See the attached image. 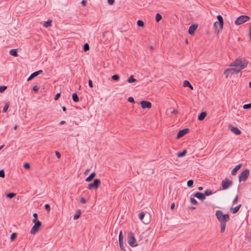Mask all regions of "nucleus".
<instances>
[{
  "label": "nucleus",
  "mask_w": 251,
  "mask_h": 251,
  "mask_svg": "<svg viewBox=\"0 0 251 251\" xmlns=\"http://www.w3.org/2000/svg\"><path fill=\"white\" fill-rule=\"evenodd\" d=\"M215 216L220 223L221 232L224 233L226 230V223L230 220L229 215L224 214L222 211L218 210L216 211Z\"/></svg>",
  "instance_id": "nucleus-1"
},
{
  "label": "nucleus",
  "mask_w": 251,
  "mask_h": 251,
  "mask_svg": "<svg viewBox=\"0 0 251 251\" xmlns=\"http://www.w3.org/2000/svg\"><path fill=\"white\" fill-rule=\"evenodd\" d=\"M248 63V61L245 58H238L231 63L230 64V66L238 67V68L242 70L247 67Z\"/></svg>",
  "instance_id": "nucleus-2"
},
{
  "label": "nucleus",
  "mask_w": 251,
  "mask_h": 251,
  "mask_svg": "<svg viewBox=\"0 0 251 251\" xmlns=\"http://www.w3.org/2000/svg\"><path fill=\"white\" fill-rule=\"evenodd\" d=\"M217 18L218 21L215 22L214 23V27L215 30H217L218 32H219L220 30H222L223 28L224 20L223 17L220 15H218L217 16Z\"/></svg>",
  "instance_id": "nucleus-3"
},
{
  "label": "nucleus",
  "mask_w": 251,
  "mask_h": 251,
  "mask_svg": "<svg viewBox=\"0 0 251 251\" xmlns=\"http://www.w3.org/2000/svg\"><path fill=\"white\" fill-rule=\"evenodd\" d=\"M127 242L131 247H135L138 245L134 234L131 231L128 232Z\"/></svg>",
  "instance_id": "nucleus-4"
},
{
  "label": "nucleus",
  "mask_w": 251,
  "mask_h": 251,
  "mask_svg": "<svg viewBox=\"0 0 251 251\" xmlns=\"http://www.w3.org/2000/svg\"><path fill=\"white\" fill-rule=\"evenodd\" d=\"M250 19V18L248 16L241 15L238 17L235 21V24L236 25H240Z\"/></svg>",
  "instance_id": "nucleus-5"
},
{
  "label": "nucleus",
  "mask_w": 251,
  "mask_h": 251,
  "mask_svg": "<svg viewBox=\"0 0 251 251\" xmlns=\"http://www.w3.org/2000/svg\"><path fill=\"white\" fill-rule=\"evenodd\" d=\"M32 223H34V225L30 230V233L31 234H35L38 232L42 226V223L40 221H37Z\"/></svg>",
  "instance_id": "nucleus-6"
},
{
  "label": "nucleus",
  "mask_w": 251,
  "mask_h": 251,
  "mask_svg": "<svg viewBox=\"0 0 251 251\" xmlns=\"http://www.w3.org/2000/svg\"><path fill=\"white\" fill-rule=\"evenodd\" d=\"M100 182V179L98 178L95 179L93 183L88 184L87 188L89 190H96L99 187Z\"/></svg>",
  "instance_id": "nucleus-7"
},
{
  "label": "nucleus",
  "mask_w": 251,
  "mask_h": 251,
  "mask_svg": "<svg viewBox=\"0 0 251 251\" xmlns=\"http://www.w3.org/2000/svg\"><path fill=\"white\" fill-rule=\"evenodd\" d=\"M250 175V171L247 169L243 171L239 176V181H246Z\"/></svg>",
  "instance_id": "nucleus-8"
},
{
  "label": "nucleus",
  "mask_w": 251,
  "mask_h": 251,
  "mask_svg": "<svg viewBox=\"0 0 251 251\" xmlns=\"http://www.w3.org/2000/svg\"><path fill=\"white\" fill-rule=\"evenodd\" d=\"M233 184L232 180H229L228 178H226L222 182V186L223 190H226L231 186Z\"/></svg>",
  "instance_id": "nucleus-9"
},
{
  "label": "nucleus",
  "mask_w": 251,
  "mask_h": 251,
  "mask_svg": "<svg viewBox=\"0 0 251 251\" xmlns=\"http://www.w3.org/2000/svg\"><path fill=\"white\" fill-rule=\"evenodd\" d=\"M124 236L123 235L122 231L121 230L119 235V242L121 251H126L125 246L123 242Z\"/></svg>",
  "instance_id": "nucleus-10"
},
{
  "label": "nucleus",
  "mask_w": 251,
  "mask_h": 251,
  "mask_svg": "<svg viewBox=\"0 0 251 251\" xmlns=\"http://www.w3.org/2000/svg\"><path fill=\"white\" fill-rule=\"evenodd\" d=\"M189 128H184L183 129L180 130L176 135V138L177 139H178L181 138L185 134H186L189 132Z\"/></svg>",
  "instance_id": "nucleus-11"
},
{
  "label": "nucleus",
  "mask_w": 251,
  "mask_h": 251,
  "mask_svg": "<svg viewBox=\"0 0 251 251\" xmlns=\"http://www.w3.org/2000/svg\"><path fill=\"white\" fill-rule=\"evenodd\" d=\"M230 131L234 133L235 135H239L241 134V131L237 127L230 125L228 126Z\"/></svg>",
  "instance_id": "nucleus-12"
},
{
  "label": "nucleus",
  "mask_w": 251,
  "mask_h": 251,
  "mask_svg": "<svg viewBox=\"0 0 251 251\" xmlns=\"http://www.w3.org/2000/svg\"><path fill=\"white\" fill-rule=\"evenodd\" d=\"M140 103L143 109H150L151 107V103L150 101L142 100Z\"/></svg>",
  "instance_id": "nucleus-13"
},
{
  "label": "nucleus",
  "mask_w": 251,
  "mask_h": 251,
  "mask_svg": "<svg viewBox=\"0 0 251 251\" xmlns=\"http://www.w3.org/2000/svg\"><path fill=\"white\" fill-rule=\"evenodd\" d=\"M198 25L197 24H193L190 25L188 29V33L190 35H193L195 30L198 28Z\"/></svg>",
  "instance_id": "nucleus-14"
},
{
  "label": "nucleus",
  "mask_w": 251,
  "mask_h": 251,
  "mask_svg": "<svg viewBox=\"0 0 251 251\" xmlns=\"http://www.w3.org/2000/svg\"><path fill=\"white\" fill-rule=\"evenodd\" d=\"M43 72V71L40 70L38 71L35 72L33 73H32L30 76L28 77L27 81H29L31 80H32L33 78H34L35 77L39 75L42 74Z\"/></svg>",
  "instance_id": "nucleus-15"
},
{
  "label": "nucleus",
  "mask_w": 251,
  "mask_h": 251,
  "mask_svg": "<svg viewBox=\"0 0 251 251\" xmlns=\"http://www.w3.org/2000/svg\"><path fill=\"white\" fill-rule=\"evenodd\" d=\"M193 195L195 197L201 201H203L205 199V195L201 192H197L194 194Z\"/></svg>",
  "instance_id": "nucleus-16"
},
{
  "label": "nucleus",
  "mask_w": 251,
  "mask_h": 251,
  "mask_svg": "<svg viewBox=\"0 0 251 251\" xmlns=\"http://www.w3.org/2000/svg\"><path fill=\"white\" fill-rule=\"evenodd\" d=\"M242 204H240L234 207H231L230 208V211L232 214H236L238 212L240 208L241 207Z\"/></svg>",
  "instance_id": "nucleus-17"
},
{
  "label": "nucleus",
  "mask_w": 251,
  "mask_h": 251,
  "mask_svg": "<svg viewBox=\"0 0 251 251\" xmlns=\"http://www.w3.org/2000/svg\"><path fill=\"white\" fill-rule=\"evenodd\" d=\"M242 166V164H240L236 165L231 171V174L232 175H235L237 171L239 170Z\"/></svg>",
  "instance_id": "nucleus-18"
},
{
  "label": "nucleus",
  "mask_w": 251,
  "mask_h": 251,
  "mask_svg": "<svg viewBox=\"0 0 251 251\" xmlns=\"http://www.w3.org/2000/svg\"><path fill=\"white\" fill-rule=\"evenodd\" d=\"M241 70V69L239 68H229L226 69V72L233 71L232 74H237L240 72Z\"/></svg>",
  "instance_id": "nucleus-19"
},
{
  "label": "nucleus",
  "mask_w": 251,
  "mask_h": 251,
  "mask_svg": "<svg viewBox=\"0 0 251 251\" xmlns=\"http://www.w3.org/2000/svg\"><path fill=\"white\" fill-rule=\"evenodd\" d=\"M96 176V174L95 172L92 173L90 175L86 178L85 181L86 182H90L93 180V179Z\"/></svg>",
  "instance_id": "nucleus-20"
},
{
  "label": "nucleus",
  "mask_w": 251,
  "mask_h": 251,
  "mask_svg": "<svg viewBox=\"0 0 251 251\" xmlns=\"http://www.w3.org/2000/svg\"><path fill=\"white\" fill-rule=\"evenodd\" d=\"M206 113L205 112H201L199 115L198 116V119L199 121H202L204 119L205 117L206 116Z\"/></svg>",
  "instance_id": "nucleus-21"
},
{
  "label": "nucleus",
  "mask_w": 251,
  "mask_h": 251,
  "mask_svg": "<svg viewBox=\"0 0 251 251\" xmlns=\"http://www.w3.org/2000/svg\"><path fill=\"white\" fill-rule=\"evenodd\" d=\"M9 53L15 57H16L18 55V54L17 53V50L16 49H11L9 51Z\"/></svg>",
  "instance_id": "nucleus-22"
},
{
  "label": "nucleus",
  "mask_w": 251,
  "mask_h": 251,
  "mask_svg": "<svg viewBox=\"0 0 251 251\" xmlns=\"http://www.w3.org/2000/svg\"><path fill=\"white\" fill-rule=\"evenodd\" d=\"M72 99L74 102H78L79 98L76 93H74L72 95Z\"/></svg>",
  "instance_id": "nucleus-23"
},
{
  "label": "nucleus",
  "mask_w": 251,
  "mask_h": 251,
  "mask_svg": "<svg viewBox=\"0 0 251 251\" xmlns=\"http://www.w3.org/2000/svg\"><path fill=\"white\" fill-rule=\"evenodd\" d=\"M81 215V211L80 210H78L75 214L74 215V220H77L78 219Z\"/></svg>",
  "instance_id": "nucleus-24"
},
{
  "label": "nucleus",
  "mask_w": 251,
  "mask_h": 251,
  "mask_svg": "<svg viewBox=\"0 0 251 251\" xmlns=\"http://www.w3.org/2000/svg\"><path fill=\"white\" fill-rule=\"evenodd\" d=\"M187 153L186 150H184L182 151L178 152L177 154L178 157H182L184 156Z\"/></svg>",
  "instance_id": "nucleus-25"
},
{
  "label": "nucleus",
  "mask_w": 251,
  "mask_h": 251,
  "mask_svg": "<svg viewBox=\"0 0 251 251\" xmlns=\"http://www.w3.org/2000/svg\"><path fill=\"white\" fill-rule=\"evenodd\" d=\"M127 81L128 83H133L136 82L137 79L134 78L133 75H131L128 78Z\"/></svg>",
  "instance_id": "nucleus-26"
},
{
  "label": "nucleus",
  "mask_w": 251,
  "mask_h": 251,
  "mask_svg": "<svg viewBox=\"0 0 251 251\" xmlns=\"http://www.w3.org/2000/svg\"><path fill=\"white\" fill-rule=\"evenodd\" d=\"M214 193L213 191L210 189H207L204 191V194L205 196H209L212 194H213Z\"/></svg>",
  "instance_id": "nucleus-27"
},
{
  "label": "nucleus",
  "mask_w": 251,
  "mask_h": 251,
  "mask_svg": "<svg viewBox=\"0 0 251 251\" xmlns=\"http://www.w3.org/2000/svg\"><path fill=\"white\" fill-rule=\"evenodd\" d=\"M44 26L45 27H48L51 26V20H48L46 22H45L44 24Z\"/></svg>",
  "instance_id": "nucleus-28"
},
{
  "label": "nucleus",
  "mask_w": 251,
  "mask_h": 251,
  "mask_svg": "<svg viewBox=\"0 0 251 251\" xmlns=\"http://www.w3.org/2000/svg\"><path fill=\"white\" fill-rule=\"evenodd\" d=\"M162 18L161 15L159 13H157L155 16V20L156 22H159Z\"/></svg>",
  "instance_id": "nucleus-29"
},
{
  "label": "nucleus",
  "mask_w": 251,
  "mask_h": 251,
  "mask_svg": "<svg viewBox=\"0 0 251 251\" xmlns=\"http://www.w3.org/2000/svg\"><path fill=\"white\" fill-rule=\"evenodd\" d=\"M194 181L192 179L188 180L187 182V185L189 188H192L193 186Z\"/></svg>",
  "instance_id": "nucleus-30"
},
{
  "label": "nucleus",
  "mask_w": 251,
  "mask_h": 251,
  "mask_svg": "<svg viewBox=\"0 0 251 251\" xmlns=\"http://www.w3.org/2000/svg\"><path fill=\"white\" fill-rule=\"evenodd\" d=\"M16 196V194L14 193H9L6 195V197L9 199H12Z\"/></svg>",
  "instance_id": "nucleus-31"
},
{
  "label": "nucleus",
  "mask_w": 251,
  "mask_h": 251,
  "mask_svg": "<svg viewBox=\"0 0 251 251\" xmlns=\"http://www.w3.org/2000/svg\"><path fill=\"white\" fill-rule=\"evenodd\" d=\"M137 25L139 27H144L145 24L143 21L138 20L137 22Z\"/></svg>",
  "instance_id": "nucleus-32"
},
{
  "label": "nucleus",
  "mask_w": 251,
  "mask_h": 251,
  "mask_svg": "<svg viewBox=\"0 0 251 251\" xmlns=\"http://www.w3.org/2000/svg\"><path fill=\"white\" fill-rule=\"evenodd\" d=\"M120 76L118 75L115 74L112 76V79L113 80L117 81L119 79Z\"/></svg>",
  "instance_id": "nucleus-33"
},
{
  "label": "nucleus",
  "mask_w": 251,
  "mask_h": 251,
  "mask_svg": "<svg viewBox=\"0 0 251 251\" xmlns=\"http://www.w3.org/2000/svg\"><path fill=\"white\" fill-rule=\"evenodd\" d=\"M145 214L144 212H140L139 213V218L140 219V220L141 221H143V219H144V218L145 217Z\"/></svg>",
  "instance_id": "nucleus-34"
},
{
  "label": "nucleus",
  "mask_w": 251,
  "mask_h": 251,
  "mask_svg": "<svg viewBox=\"0 0 251 251\" xmlns=\"http://www.w3.org/2000/svg\"><path fill=\"white\" fill-rule=\"evenodd\" d=\"M33 219L32 220V222H34L37 221H39L38 219V215L36 213H34L33 214Z\"/></svg>",
  "instance_id": "nucleus-35"
},
{
  "label": "nucleus",
  "mask_w": 251,
  "mask_h": 251,
  "mask_svg": "<svg viewBox=\"0 0 251 251\" xmlns=\"http://www.w3.org/2000/svg\"><path fill=\"white\" fill-rule=\"evenodd\" d=\"M251 108V102L248 104H245L243 105V108L244 109H249Z\"/></svg>",
  "instance_id": "nucleus-36"
},
{
  "label": "nucleus",
  "mask_w": 251,
  "mask_h": 251,
  "mask_svg": "<svg viewBox=\"0 0 251 251\" xmlns=\"http://www.w3.org/2000/svg\"><path fill=\"white\" fill-rule=\"evenodd\" d=\"M190 201H191V203H192L194 205H197L198 203V201L195 199H194L193 198H190Z\"/></svg>",
  "instance_id": "nucleus-37"
},
{
  "label": "nucleus",
  "mask_w": 251,
  "mask_h": 251,
  "mask_svg": "<svg viewBox=\"0 0 251 251\" xmlns=\"http://www.w3.org/2000/svg\"><path fill=\"white\" fill-rule=\"evenodd\" d=\"M190 86H191V83L189 81H188L187 80H185L184 81V82H183V86L184 87H188Z\"/></svg>",
  "instance_id": "nucleus-38"
},
{
  "label": "nucleus",
  "mask_w": 251,
  "mask_h": 251,
  "mask_svg": "<svg viewBox=\"0 0 251 251\" xmlns=\"http://www.w3.org/2000/svg\"><path fill=\"white\" fill-rule=\"evenodd\" d=\"M9 106V102H7L5 105H4L2 111L3 112H6L7 111V109Z\"/></svg>",
  "instance_id": "nucleus-39"
},
{
  "label": "nucleus",
  "mask_w": 251,
  "mask_h": 251,
  "mask_svg": "<svg viewBox=\"0 0 251 251\" xmlns=\"http://www.w3.org/2000/svg\"><path fill=\"white\" fill-rule=\"evenodd\" d=\"M83 50L85 51H86L89 50V45L88 43H85L83 46Z\"/></svg>",
  "instance_id": "nucleus-40"
},
{
  "label": "nucleus",
  "mask_w": 251,
  "mask_h": 251,
  "mask_svg": "<svg viewBox=\"0 0 251 251\" xmlns=\"http://www.w3.org/2000/svg\"><path fill=\"white\" fill-rule=\"evenodd\" d=\"M17 233H13L11 234L10 236V239L11 241H14L15 238L17 237Z\"/></svg>",
  "instance_id": "nucleus-41"
},
{
  "label": "nucleus",
  "mask_w": 251,
  "mask_h": 251,
  "mask_svg": "<svg viewBox=\"0 0 251 251\" xmlns=\"http://www.w3.org/2000/svg\"><path fill=\"white\" fill-rule=\"evenodd\" d=\"M7 89V86H0V93L3 92Z\"/></svg>",
  "instance_id": "nucleus-42"
},
{
  "label": "nucleus",
  "mask_w": 251,
  "mask_h": 251,
  "mask_svg": "<svg viewBox=\"0 0 251 251\" xmlns=\"http://www.w3.org/2000/svg\"><path fill=\"white\" fill-rule=\"evenodd\" d=\"M5 176V173L3 170H0V177L4 178Z\"/></svg>",
  "instance_id": "nucleus-43"
},
{
  "label": "nucleus",
  "mask_w": 251,
  "mask_h": 251,
  "mask_svg": "<svg viewBox=\"0 0 251 251\" xmlns=\"http://www.w3.org/2000/svg\"><path fill=\"white\" fill-rule=\"evenodd\" d=\"M24 167L25 169H29L30 168V166L28 163H25L24 164Z\"/></svg>",
  "instance_id": "nucleus-44"
},
{
  "label": "nucleus",
  "mask_w": 251,
  "mask_h": 251,
  "mask_svg": "<svg viewBox=\"0 0 251 251\" xmlns=\"http://www.w3.org/2000/svg\"><path fill=\"white\" fill-rule=\"evenodd\" d=\"M45 208L48 212H49L50 210V205L49 204H46L45 205Z\"/></svg>",
  "instance_id": "nucleus-45"
},
{
  "label": "nucleus",
  "mask_w": 251,
  "mask_h": 251,
  "mask_svg": "<svg viewBox=\"0 0 251 251\" xmlns=\"http://www.w3.org/2000/svg\"><path fill=\"white\" fill-rule=\"evenodd\" d=\"M127 101L131 103L134 102V98L132 97H129L127 99Z\"/></svg>",
  "instance_id": "nucleus-46"
},
{
  "label": "nucleus",
  "mask_w": 251,
  "mask_h": 251,
  "mask_svg": "<svg viewBox=\"0 0 251 251\" xmlns=\"http://www.w3.org/2000/svg\"><path fill=\"white\" fill-rule=\"evenodd\" d=\"M39 90V87H38L37 85H35L33 87L32 90L35 92H38Z\"/></svg>",
  "instance_id": "nucleus-47"
},
{
  "label": "nucleus",
  "mask_w": 251,
  "mask_h": 251,
  "mask_svg": "<svg viewBox=\"0 0 251 251\" xmlns=\"http://www.w3.org/2000/svg\"><path fill=\"white\" fill-rule=\"evenodd\" d=\"M80 202L81 203L84 204V203H85L86 202V199L82 197L81 198V199H80Z\"/></svg>",
  "instance_id": "nucleus-48"
},
{
  "label": "nucleus",
  "mask_w": 251,
  "mask_h": 251,
  "mask_svg": "<svg viewBox=\"0 0 251 251\" xmlns=\"http://www.w3.org/2000/svg\"><path fill=\"white\" fill-rule=\"evenodd\" d=\"M55 153L57 158L59 159L61 157V154L59 152L56 151Z\"/></svg>",
  "instance_id": "nucleus-49"
},
{
  "label": "nucleus",
  "mask_w": 251,
  "mask_h": 251,
  "mask_svg": "<svg viewBox=\"0 0 251 251\" xmlns=\"http://www.w3.org/2000/svg\"><path fill=\"white\" fill-rule=\"evenodd\" d=\"M60 93H57L54 98V100H57L59 99V98L60 97Z\"/></svg>",
  "instance_id": "nucleus-50"
},
{
  "label": "nucleus",
  "mask_w": 251,
  "mask_h": 251,
  "mask_svg": "<svg viewBox=\"0 0 251 251\" xmlns=\"http://www.w3.org/2000/svg\"><path fill=\"white\" fill-rule=\"evenodd\" d=\"M88 85H89V86L91 88L93 87V82H92V80H91V79H89V81H88Z\"/></svg>",
  "instance_id": "nucleus-51"
},
{
  "label": "nucleus",
  "mask_w": 251,
  "mask_h": 251,
  "mask_svg": "<svg viewBox=\"0 0 251 251\" xmlns=\"http://www.w3.org/2000/svg\"><path fill=\"white\" fill-rule=\"evenodd\" d=\"M108 3L110 5H113L115 2V0H107Z\"/></svg>",
  "instance_id": "nucleus-52"
},
{
  "label": "nucleus",
  "mask_w": 251,
  "mask_h": 251,
  "mask_svg": "<svg viewBox=\"0 0 251 251\" xmlns=\"http://www.w3.org/2000/svg\"><path fill=\"white\" fill-rule=\"evenodd\" d=\"M226 69L224 71V75H226V77H227L229 75H230L229 72H226Z\"/></svg>",
  "instance_id": "nucleus-53"
},
{
  "label": "nucleus",
  "mask_w": 251,
  "mask_h": 251,
  "mask_svg": "<svg viewBox=\"0 0 251 251\" xmlns=\"http://www.w3.org/2000/svg\"><path fill=\"white\" fill-rule=\"evenodd\" d=\"M81 3L82 6H85L87 3V1L86 0H82L81 2Z\"/></svg>",
  "instance_id": "nucleus-54"
},
{
  "label": "nucleus",
  "mask_w": 251,
  "mask_h": 251,
  "mask_svg": "<svg viewBox=\"0 0 251 251\" xmlns=\"http://www.w3.org/2000/svg\"><path fill=\"white\" fill-rule=\"evenodd\" d=\"M238 195H236L235 198H234V199L233 200V201H232V203L233 204H234L235 203H236L238 200Z\"/></svg>",
  "instance_id": "nucleus-55"
},
{
  "label": "nucleus",
  "mask_w": 251,
  "mask_h": 251,
  "mask_svg": "<svg viewBox=\"0 0 251 251\" xmlns=\"http://www.w3.org/2000/svg\"><path fill=\"white\" fill-rule=\"evenodd\" d=\"M171 113L174 114H177L178 113V111L176 109H174L172 111H171Z\"/></svg>",
  "instance_id": "nucleus-56"
},
{
  "label": "nucleus",
  "mask_w": 251,
  "mask_h": 251,
  "mask_svg": "<svg viewBox=\"0 0 251 251\" xmlns=\"http://www.w3.org/2000/svg\"><path fill=\"white\" fill-rule=\"evenodd\" d=\"M175 203H172L171 205V210H174V208H175Z\"/></svg>",
  "instance_id": "nucleus-57"
},
{
  "label": "nucleus",
  "mask_w": 251,
  "mask_h": 251,
  "mask_svg": "<svg viewBox=\"0 0 251 251\" xmlns=\"http://www.w3.org/2000/svg\"><path fill=\"white\" fill-rule=\"evenodd\" d=\"M90 171V169H87V170H86V171L84 172V175H86V174H87L88 172H89Z\"/></svg>",
  "instance_id": "nucleus-58"
},
{
  "label": "nucleus",
  "mask_w": 251,
  "mask_h": 251,
  "mask_svg": "<svg viewBox=\"0 0 251 251\" xmlns=\"http://www.w3.org/2000/svg\"><path fill=\"white\" fill-rule=\"evenodd\" d=\"M249 36H250V40H251V26L250 28Z\"/></svg>",
  "instance_id": "nucleus-59"
},
{
  "label": "nucleus",
  "mask_w": 251,
  "mask_h": 251,
  "mask_svg": "<svg viewBox=\"0 0 251 251\" xmlns=\"http://www.w3.org/2000/svg\"><path fill=\"white\" fill-rule=\"evenodd\" d=\"M203 187H201V186H200L198 187V190H200V191H202L203 190Z\"/></svg>",
  "instance_id": "nucleus-60"
},
{
  "label": "nucleus",
  "mask_w": 251,
  "mask_h": 251,
  "mask_svg": "<svg viewBox=\"0 0 251 251\" xmlns=\"http://www.w3.org/2000/svg\"><path fill=\"white\" fill-rule=\"evenodd\" d=\"M65 123V121H61L60 122L59 124H60V125H63V124H64Z\"/></svg>",
  "instance_id": "nucleus-61"
},
{
  "label": "nucleus",
  "mask_w": 251,
  "mask_h": 251,
  "mask_svg": "<svg viewBox=\"0 0 251 251\" xmlns=\"http://www.w3.org/2000/svg\"><path fill=\"white\" fill-rule=\"evenodd\" d=\"M62 110H63L64 112H65V111H66V107H65V106H63V107H62Z\"/></svg>",
  "instance_id": "nucleus-62"
},
{
  "label": "nucleus",
  "mask_w": 251,
  "mask_h": 251,
  "mask_svg": "<svg viewBox=\"0 0 251 251\" xmlns=\"http://www.w3.org/2000/svg\"><path fill=\"white\" fill-rule=\"evenodd\" d=\"M189 209L194 210V209H196V207H193V206H191V207H189Z\"/></svg>",
  "instance_id": "nucleus-63"
},
{
  "label": "nucleus",
  "mask_w": 251,
  "mask_h": 251,
  "mask_svg": "<svg viewBox=\"0 0 251 251\" xmlns=\"http://www.w3.org/2000/svg\"><path fill=\"white\" fill-rule=\"evenodd\" d=\"M17 127L18 126L17 125H15L14 126V130H16L17 129Z\"/></svg>",
  "instance_id": "nucleus-64"
}]
</instances>
